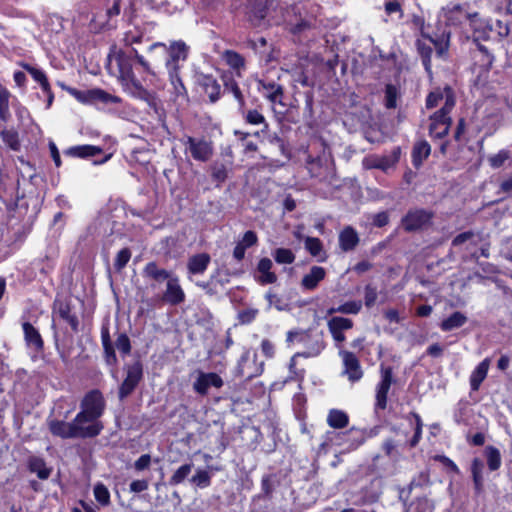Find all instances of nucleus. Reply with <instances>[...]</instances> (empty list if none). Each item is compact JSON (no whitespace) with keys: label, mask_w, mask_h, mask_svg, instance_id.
<instances>
[{"label":"nucleus","mask_w":512,"mask_h":512,"mask_svg":"<svg viewBox=\"0 0 512 512\" xmlns=\"http://www.w3.org/2000/svg\"><path fill=\"white\" fill-rule=\"evenodd\" d=\"M135 62L141 66L144 71L151 72L149 63L142 55L138 54L136 49L131 48L126 52L116 45H113L107 56L106 67L109 74L120 81L127 93L151 104L153 95L142 86L134 75L133 65Z\"/></svg>","instance_id":"nucleus-1"},{"label":"nucleus","mask_w":512,"mask_h":512,"mask_svg":"<svg viewBox=\"0 0 512 512\" xmlns=\"http://www.w3.org/2000/svg\"><path fill=\"white\" fill-rule=\"evenodd\" d=\"M286 342L288 344L303 345L305 350L296 353L290 361V369L295 366V359L298 356L302 357H315L318 356L325 347V344L320 335H311L305 331H289L287 333Z\"/></svg>","instance_id":"nucleus-2"},{"label":"nucleus","mask_w":512,"mask_h":512,"mask_svg":"<svg viewBox=\"0 0 512 512\" xmlns=\"http://www.w3.org/2000/svg\"><path fill=\"white\" fill-rule=\"evenodd\" d=\"M150 52H159L160 56L168 55L165 62L167 71H176L181 69V62L188 57L189 47L182 40L172 41L169 45L162 42L153 43L149 47Z\"/></svg>","instance_id":"nucleus-3"},{"label":"nucleus","mask_w":512,"mask_h":512,"mask_svg":"<svg viewBox=\"0 0 512 512\" xmlns=\"http://www.w3.org/2000/svg\"><path fill=\"white\" fill-rule=\"evenodd\" d=\"M441 19H443L447 25L449 26H457L462 24H468L471 26L477 38L487 37L486 29L480 31L481 22L478 18V15H469L461 6L459 5H448L442 10Z\"/></svg>","instance_id":"nucleus-4"},{"label":"nucleus","mask_w":512,"mask_h":512,"mask_svg":"<svg viewBox=\"0 0 512 512\" xmlns=\"http://www.w3.org/2000/svg\"><path fill=\"white\" fill-rule=\"evenodd\" d=\"M75 438H92L100 434L102 423L91 416L79 412L73 420Z\"/></svg>","instance_id":"nucleus-5"},{"label":"nucleus","mask_w":512,"mask_h":512,"mask_svg":"<svg viewBox=\"0 0 512 512\" xmlns=\"http://www.w3.org/2000/svg\"><path fill=\"white\" fill-rule=\"evenodd\" d=\"M475 64L472 68L474 75V85L484 86L489 78L490 68L493 62V57L487 52V50L480 48L474 55Z\"/></svg>","instance_id":"nucleus-6"},{"label":"nucleus","mask_w":512,"mask_h":512,"mask_svg":"<svg viewBox=\"0 0 512 512\" xmlns=\"http://www.w3.org/2000/svg\"><path fill=\"white\" fill-rule=\"evenodd\" d=\"M186 152H189L193 159L197 161H208L212 156L213 149L211 143L204 139H197L187 136L183 139Z\"/></svg>","instance_id":"nucleus-7"},{"label":"nucleus","mask_w":512,"mask_h":512,"mask_svg":"<svg viewBox=\"0 0 512 512\" xmlns=\"http://www.w3.org/2000/svg\"><path fill=\"white\" fill-rule=\"evenodd\" d=\"M104 409L105 401L102 393L98 390H92L83 398L80 412L99 420Z\"/></svg>","instance_id":"nucleus-8"},{"label":"nucleus","mask_w":512,"mask_h":512,"mask_svg":"<svg viewBox=\"0 0 512 512\" xmlns=\"http://www.w3.org/2000/svg\"><path fill=\"white\" fill-rule=\"evenodd\" d=\"M223 384L222 378L217 373L198 370L193 382V389L200 395H206L211 387L219 389Z\"/></svg>","instance_id":"nucleus-9"},{"label":"nucleus","mask_w":512,"mask_h":512,"mask_svg":"<svg viewBox=\"0 0 512 512\" xmlns=\"http://www.w3.org/2000/svg\"><path fill=\"white\" fill-rule=\"evenodd\" d=\"M442 105L440 110L451 111L455 105V98L451 88L435 89L426 99V107L434 108Z\"/></svg>","instance_id":"nucleus-10"},{"label":"nucleus","mask_w":512,"mask_h":512,"mask_svg":"<svg viewBox=\"0 0 512 512\" xmlns=\"http://www.w3.org/2000/svg\"><path fill=\"white\" fill-rule=\"evenodd\" d=\"M392 369L390 367L381 368V379L376 386L375 410H384L387 407V395L392 384Z\"/></svg>","instance_id":"nucleus-11"},{"label":"nucleus","mask_w":512,"mask_h":512,"mask_svg":"<svg viewBox=\"0 0 512 512\" xmlns=\"http://www.w3.org/2000/svg\"><path fill=\"white\" fill-rule=\"evenodd\" d=\"M450 112L451 111L439 110L431 116L429 132L432 137L442 138L448 134L451 125Z\"/></svg>","instance_id":"nucleus-12"},{"label":"nucleus","mask_w":512,"mask_h":512,"mask_svg":"<svg viewBox=\"0 0 512 512\" xmlns=\"http://www.w3.org/2000/svg\"><path fill=\"white\" fill-rule=\"evenodd\" d=\"M431 214L423 209L411 210L402 220V225L407 231L423 228L430 222Z\"/></svg>","instance_id":"nucleus-13"},{"label":"nucleus","mask_w":512,"mask_h":512,"mask_svg":"<svg viewBox=\"0 0 512 512\" xmlns=\"http://www.w3.org/2000/svg\"><path fill=\"white\" fill-rule=\"evenodd\" d=\"M340 355L344 366L343 373L348 377L349 381H359L363 376V372L357 357L348 351H340Z\"/></svg>","instance_id":"nucleus-14"},{"label":"nucleus","mask_w":512,"mask_h":512,"mask_svg":"<svg viewBox=\"0 0 512 512\" xmlns=\"http://www.w3.org/2000/svg\"><path fill=\"white\" fill-rule=\"evenodd\" d=\"M400 150L399 148L395 149L390 155L383 157H366L363 160V165L367 169L377 168L382 171H387L392 168L399 160Z\"/></svg>","instance_id":"nucleus-15"},{"label":"nucleus","mask_w":512,"mask_h":512,"mask_svg":"<svg viewBox=\"0 0 512 512\" xmlns=\"http://www.w3.org/2000/svg\"><path fill=\"white\" fill-rule=\"evenodd\" d=\"M141 378L142 366L139 363H135L129 366L127 369L126 378L119 390L120 398L127 397L135 389Z\"/></svg>","instance_id":"nucleus-16"},{"label":"nucleus","mask_w":512,"mask_h":512,"mask_svg":"<svg viewBox=\"0 0 512 512\" xmlns=\"http://www.w3.org/2000/svg\"><path fill=\"white\" fill-rule=\"evenodd\" d=\"M327 325L334 341L342 343L346 339L344 331L351 329L353 327V322L351 319L336 316L332 317L328 321Z\"/></svg>","instance_id":"nucleus-17"},{"label":"nucleus","mask_w":512,"mask_h":512,"mask_svg":"<svg viewBox=\"0 0 512 512\" xmlns=\"http://www.w3.org/2000/svg\"><path fill=\"white\" fill-rule=\"evenodd\" d=\"M163 299L171 304L177 305L185 300V293L179 284V279L176 275L169 279L166 283V290L163 295Z\"/></svg>","instance_id":"nucleus-18"},{"label":"nucleus","mask_w":512,"mask_h":512,"mask_svg":"<svg viewBox=\"0 0 512 512\" xmlns=\"http://www.w3.org/2000/svg\"><path fill=\"white\" fill-rule=\"evenodd\" d=\"M326 277V270L321 266H312L301 280V287L304 290H315L319 283Z\"/></svg>","instance_id":"nucleus-19"},{"label":"nucleus","mask_w":512,"mask_h":512,"mask_svg":"<svg viewBox=\"0 0 512 512\" xmlns=\"http://www.w3.org/2000/svg\"><path fill=\"white\" fill-rule=\"evenodd\" d=\"M273 266L272 261L269 258H262L259 260L257 265V273L256 279L259 283L265 284H273L277 280V276L274 272L271 271Z\"/></svg>","instance_id":"nucleus-20"},{"label":"nucleus","mask_w":512,"mask_h":512,"mask_svg":"<svg viewBox=\"0 0 512 512\" xmlns=\"http://www.w3.org/2000/svg\"><path fill=\"white\" fill-rule=\"evenodd\" d=\"M490 367V359L485 358L472 371L469 382L472 391H478L481 383L485 380Z\"/></svg>","instance_id":"nucleus-21"},{"label":"nucleus","mask_w":512,"mask_h":512,"mask_svg":"<svg viewBox=\"0 0 512 512\" xmlns=\"http://www.w3.org/2000/svg\"><path fill=\"white\" fill-rule=\"evenodd\" d=\"M50 432L61 438H75L76 430H74L73 421L65 422L60 420H50L48 422Z\"/></svg>","instance_id":"nucleus-22"},{"label":"nucleus","mask_w":512,"mask_h":512,"mask_svg":"<svg viewBox=\"0 0 512 512\" xmlns=\"http://www.w3.org/2000/svg\"><path fill=\"white\" fill-rule=\"evenodd\" d=\"M210 263V256L206 253L193 255L189 258L187 269L190 275L203 274Z\"/></svg>","instance_id":"nucleus-23"},{"label":"nucleus","mask_w":512,"mask_h":512,"mask_svg":"<svg viewBox=\"0 0 512 512\" xmlns=\"http://www.w3.org/2000/svg\"><path fill=\"white\" fill-rule=\"evenodd\" d=\"M145 277L153 279L157 282L169 281L175 274L172 272L160 268L155 262H149L146 264L143 270Z\"/></svg>","instance_id":"nucleus-24"},{"label":"nucleus","mask_w":512,"mask_h":512,"mask_svg":"<svg viewBox=\"0 0 512 512\" xmlns=\"http://www.w3.org/2000/svg\"><path fill=\"white\" fill-rule=\"evenodd\" d=\"M358 242V234L350 226L345 227L339 234V246L343 251L353 250Z\"/></svg>","instance_id":"nucleus-25"},{"label":"nucleus","mask_w":512,"mask_h":512,"mask_svg":"<svg viewBox=\"0 0 512 512\" xmlns=\"http://www.w3.org/2000/svg\"><path fill=\"white\" fill-rule=\"evenodd\" d=\"M260 88L259 90L263 93V95L273 104L279 103L282 104V95L283 89L280 85L272 82V83H264L259 82Z\"/></svg>","instance_id":"nucleus-26"},{"label":"nucleus","mask_w":512,"mask_h":512,"mask_svg":"<svg viewBox=\"0 0 512 512\" xmlns=\"http://www.w3.org/2000/svg\"><path fill=\"white\" fill-rule=\"evenodd\" d=\"M54 313L58 314L60 318L65 320L73 330H77V317L71 314L70 307L67 303L63 301H56L54 304Z\"/></svg>","instance_id":"nucleus-27"},{"label":"nucleus","mask_w":512,"mask_h":512,"mask_svg":"<svg viewBox=\"0 0 512 512\" xmlns=\"http://www.w3.org/2000/svg\"><path fill=\"white\" fill-rule=\"evenodd\" d=\"M23 331L28 346L35 350H40L43 347V341L39 332L30 323L25 322L23 324Z\"/></svg>","instance_id":"nucleus-28"},{"label":"nucleus","mask_w":512,"mask_h":512,"mask_svg":"<svg viewBox=\"0 0 512 512\" xmlns=\"http://www.w3.org/2000/svg\"><path fill=\"white\" fill-rule=\"evenodd\" d=\"M28 468L42 480L48 479L51 474V469L48 468L44 460L39 457H31L28 461Z\"/></svg>","instance_id":"nucleus-29"},{"label":"nucleus","mask_w":512,"mask_h":512,"mask_svg":"<svg viewBox=\"0 0 512 512\" xmlns=\"http://www.w3.org/2000/svg\"><path fill=\"white\" fill-rule=\"evenodd\" d=\"M349 418L348 415L337 409H332L328 413L327 423L330 427L335 429H341L348 425Z\"/></svg>","instance_id":"nucleus-30"},{"label":"nucleus","mask_w":512,"mask_h":512,"mask_svg":"<svg viewBox=\"0 0 512 512\" xmlns=\"http://www.w3.org/2000/svg\"><path fill=\"white\" fill-rule=\"evenodd\" d=\"M430 145L427 141H419L415 144L412 152L413 164L418 167L430 154Z\"/></svg>","instance_id":"nucleus-31"},{"label":"nucleus","mask_w":512,"mask_h":512,"mask_svg":"<svg viewBox=\"0 0 512 512\" xmlns=\"http://www.w3.org/2000/svg\"><path fill=\"white\" fill-rule=\"evenodd\" d=\"M466 321L467 318L463 313L454 312L452 315L441 322L440 327L443 331H451L463 326Z\"/></svg>","instance_id":"nucleus-32"},{"label":"nucleus","mask_w":512,"mask_h":512,"mask_svg":"<svg viewBox=\"0 0 512 512\" xmlns=\"http://www.w3.org/2000/svg\"><path fill=\"white\" fill-rule=\"evenodd\" d=\"M179 71H167L169 75L170 85L172 87V93L174 94L175 98H184L186 96V88L179 76Z\"/></svg>","instance_id":"nucleus-33"},{"label":"nucleus","mask_w":512,"mask_h":512,"mask_svg":"<svg viewBox=\"0 0 512 512\" xmlns=\"http://www.w3.org/2000/svg\"><path fill=\"white\" fill-rule=\"evenodd\" d=\"M407 420L409 421L410 425L413 426L414 428V435L410 440L409 444L410 447H415L419 443L422 436L423 422L420 416L416 413L409 414L407 416Z\"/></svg>","instance_id":"nucleus-34"},{"label":"nucleus","mask_w":512,"mask_h":512,"mask_svg":"<svg viewBox=\"0 0 512 512\" xmlns=\"http://www.w3.org/2000/svg\"><path fill=\"white\" fill-rule=\"evenodd\" d=\"M22 67L30 73V75L36 82H38L40 84V86L44 92H49L50 85H49V82L47 80L45 73L42 70H40L36 67H33L29 64H22Z\"/></svg>","instance_id":"nucleus-35"},{"label":"nucleus","mask_w":512,"mask_h":512,"mask_svg":"<svg viewBox=\"0 0 512 512\" xmlns=\"http://www.w3.org/2000/svg\"><path fill=\"white\" fill-rule=\"evenodd\" d=\"M223 59L239 75V70L244 67V58L237 52L227 50L223 53Z\"/></svg>","instance_id":"nucleus-36"},{"label":"nucleus","mask_w":512,"mask_h":512,"mask_svg":"<svg viewBox=\"0 0 512 512\" xmlns=\"http://www.w3.org/2000/svg\"><path fill=\"white\" fill-rule=\"evenodd\" d=\"M190 483L200 489L207 488L211 484V475L204 469H197L196 473L191 477Z\"/></svg>","instance_id":"nucleus-37"},{"label":"nucleus","mask_w":512,"mask_h":512,"mask_svg":"<svg viewBox=\"0 0 512 512\" xmlns=\"http://www.w3.org/2000/svg\"><path fill=\"white\" fill-rule=\"evenodd\" d=\"M485 456L487 458V464L491 471H495L501 466V454L500 451L493 447L488 446L485 448Z\"/></svg>","instance_id":"nucleus-38"},{"label":"nucleus","mask_w":512,"mask_h":512,"mask_svg":"<svg viewBox=\"0 0 512 512\" xmlns=\"http://www.w3.org/2000/svg\"><path fill=\"white\" fill-rule=\"evenodd\" d=\"M192 468H193L192 463H187V464L181 465L171 476L169 483L171 485L181 484L190 475Z\"/></svg>","instance_id":"nucleus-39"},{"label":"nucleus","mask_w":512,"mask_h":512,"mask_svg":"<svg viewBox=\"0 0 512 512\" xmlns=\"http://www.w3.org/2000/svg\"><path fill=\"white\" fill-rule=\"evenodd\" d=\"M101 148L92 145L76 146L70 149V153L74 156L85 158L95 156L101 153Z\"/></svg>","instance_id":"nucleus-40"},{"label":"nucleus","mask_w":512,"mask_h":512,"mask_svg":"<svg viewBox=\"0 0 512 512\" xmlns=\"http://www.w3.org/2000/svg\"><path fill=\"white\" fill-rule=\"evenodd\" d=\"M94 497L101 506L110 504V492L103 483H96L93 489Z\"/></svg>","instance_id":"nucleus-41"},{"label":"nucleus","mask_w":512,"mask_h":512,"mask_svg":"<svg viewBox=\"0 0 512 512\" xmlns=\"http://www.w3.org/2000/svg\"><path fill=\"white\" fill-rule=\"evenodd\" d=\"M483 468H484L483 462L479 458L473 459L472 465H471V471H472L473 481H474V484H475V487L477 490H480L482 487Z\"/></svg>","instance_id":"nucleus-42"},{"label":"nucleus","mask_w":512,"mask_h":512,"mask_svg":"<svg viewBox=\"0 0 512 512\" xmlns=\"http://www.w3.org/2000/svg\"><path fill=\"white\" fill-rule=\"evenodd\" d=\"M450 34V31L444 30L440 36H436L435 38L428 36V39L434 44L439 55H442L447 50Z\"/></svg>","instance_id":"nucleus-43"},{"label":"nucleus","mask_w":512,"mask_h":512,"mask_svg":"<svg viewBox=\"0 0 512 512\" xmlns=\"http://www.w3.org/2000/svg\"><path fill=\"white\" fill-rule=\"evenodd\" d=\"M68 93L73 96L77 101L83 104L93 103V89L91 90H78L75 88H67Z\"/></svg>","instance_id":"nucleus-44"},{"label":"nucleus","mask_w":512,"mask_h":512,"mask_svg":"<svg viewBox=\"0 0 512 512\" xmlns=\"http://www.w3.org/2000/svg\"><path fill=\"white\" fill-rule=\"evenodd\" d=\"M274 259L279 264H291L295 260V255L290 249L278 248L273 253Z\"/></svg>","instance_id":"nucleus-45"},{"label":"nucleus","mask_w":512,"mask_h":512,"mask_svg":"<svg viewBox=\"0 0 512 512\" xmlns=\"http://www.w3.org/2000/svg\"><path fill=\"white\" fill-rule=\"evenodd\" d=\"M95 102H102L105 104H108V103L116 104V103L120 102V98L118 96L111 95V94L105 92L104 90L93 89V103H95Z\"/></svg>","instance_id":"nucleus-46"},{"label":"nucleus","mask_w":512,"mask_h":512,"mask_svg":"<svg viewBox=\"0 0 512 512\" xmlns=\"http://www.w3.org/2000/svg\"><path fill=\"white\" fill-rule=\"evenodd\" d=\"M305 248L314 257L320 256L323 250L321 241L314 237L305 238Z\"/></svg>","instance_id":"nucleus-47"},{"label":"nucleus","mask_w":512,"mask_h":512,"mask_svg":"<svg viewBox=\"0 0 512 512\" xmlns=\"http://www.w3.org/2000/svg\"><path fill=\"white\" fill-rule=\"evenodd\" d=\"M510 158V153L507 150H501L498 153L488 158L489 164L493 168H500Z\"/></svg>","instance_id":"nucleus-48"},{"label":"nucleus","mask_w":512,"mask_h":512,"mask_svg":"<svg viewBox=\"0 0 512 512\" xmlns=\"http://www.w3.org/2000/svg\"><path fill=\"white\" fill-rule=\"evenodd\" d=\"M362 303L360 301H348L336 307L338 313L357 314L361 310Z\"/></svg>","instance_id":"nucleus-49"},{"label":"nucleus","mask_w":512,"mask_h":512,"mask_svg":"<svg viewBox=\"0 0 512 512\" xmlns=\"http://www.w3.org/2000/svg\"><path fill=\"white\" fill-rule=\"evenodd\" d=\"M205 90L212 102H215L219 98L220 86L214 79H206Z\"/></svg>","instance_id":"nucleus-50"},{"label":"nucleus","mask_w":512,"mask_h":512,"mask_svg":"<svg viewBox=\"0 0 512 512\" xmlns=\"http://www.w3.org/2000/svg\"><path fill=\"white\" fill-rule=\"evenodd\" d=\"M102 341L107 363L110 365L115 364L116 356L113 347L111 346L108 333L102 335Z\"/></svg>","instance_id":"nucleus-51"},{"label":"nucleus","mask_w":512,"mask_h":512,"mask_svg":"<svg viewBox=\"0 0 512 512\" xmlns=\"http://www.w3.org/2000/svg\"><path fill=\"white\" fill-rule=\"evenodd\" d=\"M398 92L395 86L387 85L385 89V105L387 108H395Z\"/></svg>","instance_id":"nucleus-52"},{"label":"nucleus","mask_w":512,"mask_h":512,"mask_svg":"<svg viewBox=\"0 0 512 512\" xmlns=\"http://www.w3.org/2000/svg\"><path fill=\"white\" fill-rule=\"evenodd\" d=\"M265 297L268 302V308L274 307L279 311H283L286 309L287 305L277 294L268 292Z\"/></svg>","instance_id":"nucleus-53"},{"label":"nucleus","mask_w":512,"mask_h":512,"mask_svg":"<svg viewBox=\"0 0 512 512\" xmlns=\"http://www.w3.org/2000/svg\"><path fill=\"white\" fill-rule=\"evenodd\" d=\"M477 238L478 237L474 233H472V232H464V233H461V234L457 235L454 238L452 244L454 246H459V245H462V244H464L466 242H470L471 244L475 245L476 242H477Z\"/></svg>","instance_id":"nucleus-54"},{"label":"nucleus","mask_w":512,"mask_h":512,"mask_svg":"<svg viewBox=\"0 0 512 512\" xmlns=\"http://www.w3.org/2000/svg\"><path fill=\"white\" fill-rule=\"evenodd\" d=\"M130 258H131V253L128 249L124 248V249L120 250L117 253V256L115 259V267L118 270H121L122 268H124L126 266L128 261L130 260Z\"/></svg>","instance_id":"nucleus-55"},{"label":"nucleus","mask_w":512,"mask_h":512,"mask_svg":"<svg viewBox=\"0 0 512 512\" xmlns=\"http://www.w3.org/2000/svg\"><path fill=\"white\" fill-rule=\"evenodd\" d=\"M257 241L258 237L256 233L254 231L249 230L244 233L243 237L241 238V240H239L238 244L247 249L251 246H254L257 243Z\"/></svg>","instance_id":"nucleus-56"},{"label":"nucleus","mask_w":512,"mask_h":512,"mask_svg":"<svg viewBox=\"0 0 512 512\" xmlns=\"http://www.w3.org/2000/svg\"><path fill=\"white\" fill-rule=\"evenodd\" d=\"M385 11L390 16H396L397 19H400L402 17V10L401 5L398 1H388L385 4Z\"/></svg>","instance_id":"nucleus-57"},{"label":"nucleus","mask_w":512,"mask_h":512,"mask_svg":"<svg viewBox=\"0 0 512 512\" xmlns=\"http://www.w3.org/2000/svg\"><path fill=\"white\" fill-rule=\"evenodd\" d=\"M117 349L124 355L129 354L131 350L130 340L127 335L121 334L116 340Z\"/></svg>","instance_id":"nucleus-58"},{"label":"nucleus","mask_w":512,"mask_h":512,"mask_svg":"<svg viewBox=\"0 0 512 512\" xmlns=\"http://www.w3.org/2000/svg\"><path fill=\"white\" fill-rule=\"evenodd\" d=\"M364 299H365V305L367 307H372L375 304L376 299H377V290H376V288L373 287L372 285H367L365 287Z\"/></svg>","instance_id":"nucleus-59"},{"label":"nucleus","mask_w":512,"mask_h":512,"mask_svg":"<svg viewBox=\"0 0 512 512\" xmlns=\"http://www.w3.org/2000/svg\"><path fill=\"white\" fill-rule=\"evenodd\" d=\"M225 88L233 94L234 98L239 102L240 106L244 105L243 95L240 91V88L236 84V82H234V81L227 82L225 84Z\"/></svg>","instance_id":"nucleus-60"},{"label":"nucleus","mask_w":512,"mask_h":512,"mask_svg":"<svg viewBox=\"0 0 512 512\" xmlns=\"http://www.w3.org/2000/svg\"><path fill=\"white\" fill-rule=\"evenodd\" d=\"M212 177L214 180L218 181V182H223L225 181L226 177H227V170H226V167L223 165V164H216L213 166L212 168Z\"/></svg>","instance_id":"nucleus-61"},{"label":"nucleus","mask_w":512,"mask_h":512,"mask_svg":"<svg viewBox=\"0 0 512 512\" xmlns=\"http://www.w3.org/2000/svg\"><path fill=\"white\" fill-rule=\"evenodd\" d=\"M246 121L252 125H258L265 123V118L257 110H249L246 115Z\"/></svg>","instance_id":"nucleus-62"},{"label":"nucleus","mask_w":512,"mask_h":512,"mask_svg":"<svg viewBox=\"0 0 512 512\" xmlns=\"http://www.w3.org/2000/svg\"><path fill=\"white\" fill-rule=\"evenodd\" d=\"M10 93L7 89L0 87V114H4L9 108Z\"/></svg>","instance_id":"nucleus-63"},{"label":"nucleus","mask_w":512,"mask_h":512,"mask_svg":"<svg viewBox=\"0 0 512 512\" xmlns=\"http://www.w3.org/2000/svg\"><path fill=\"white\" fill-rule=\"evenodd\" d=\"M261 351L266 358H272L275 355V345L268 339L261 342Z\"/></svg>","instance_id":"nucleus-64"}]
</instances>
